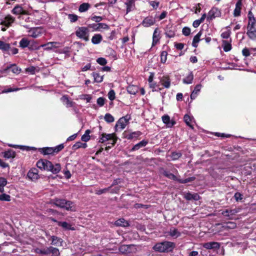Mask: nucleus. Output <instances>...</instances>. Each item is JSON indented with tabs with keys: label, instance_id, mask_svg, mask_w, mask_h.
<instances>
[{
	"label": "nucleus",
	"instance_id": "nucleus-1",
	"mask_svg": "<svg viewBox=\"0 0 256 256\" xmlns=\"http://www.w3.org/2000/svg\"><path fill=\"white\" fill-rule=\"evenodd\" d=\"M36 166L42 170H46L52 172L53 174H58L61 170L60 164H53L52 162L46 159H40L36 162Z\"/></svg>",
	"mask_w": 256,
	"mask_h": 256
},
{
	"label": "nucleus",
	"instance_id": "nucleus-2",
	"mask_svg": "<svg viewBox=\"0 0 256 256\" xmlns=\"http://www.w3.org/2000/svg\"><path fill=\"white\" fill-rule=\"evenodd\" d=\"M176 244L174 242L164 241L156 244L152 247V249L158 252H172Z\"/></svg>",
	"mask_w": 256,
	"mask_h": 256
},
{
	"label": "nucleus",
	"instance_id": "nucleus-3",
	"mask_svg": "<svg viewBox=\"0 0 256 256\" xmlns=\"http://www.w3.org/2000/svg\"><path fill=\"white\" fill-rule=\"evenodd\" d=\"M64 148V144H60L56 147H44L39 148L38 151L44 155H54L58 154Z\"/></svg>",
	"mask_w": 256,
	"mask_h": 256
},
{
	"label": "nucleus",
	"instance_id": "nucleus-4",
	"mask_svg": "<svg viewBox=\"0 0 256 256\" xmlns=\"http://www.w3.org/2000/svg\"><path fill=\"white\" fill-rule=\"evenodd\" d=\"M89 33V29L86 26H78L75 32V34L78 38L86 42H88L90 40Z\"/></svg>",
	"mask_w": 256,
	"mask_h": 256
},
{
	"label": "nucleus",
	"instance_id": "nucleus-5",
	"mask_svg": "<svg viewBox=\"0 0 256 256\" xmlns=\"http://www.w3.org/2000/svg\"><path fill=\"white\" fill-rule=\"evenodd\" d=\"M246 35L252 40H256V22H248L246 26Z\"/></svg>",
	"mask_w": 256,
	"mask_h": 256
},
{
	"label": "nucleus",
	"instance_id": "nucleus-6",
	"mask_svg": "<svg viewBox=\"0 0 256 256\" xmlns=\"http://www.w3.org/2000/svg\"><path fill=\"white\" fill-rule=\"evenodd\" d=\"M12 13L16 15H20L19 16V19L20 20L22 19L24 20L25 21H28L29 18L25 12L24 10H23L21 6H16L12 10Z\"/></svg>",
	"mask_w": 256,
	"mask_h": 256
},
{
	"label": "nucleus",
	"instance_id": "nucleus-7",
	"mask_svg": "<svg viewBox=\"0 0 256 256\" xmlns=\"http://www.w3.org/2000/svg\"><path fill=\"white\" fill-rule=\"evenodd\" d=\"M130 116L128 115H126L124 116H122L116 122V124L115 126V130L116 132L118 131V128L120 126V128L123 130L124 129L126 124H128L129 120H130Z\"/></svg>",
	"mask_w": 256,
	"mask_h": 256
},
{
	"label": "nucleus",
	"instance_id": "nucleus-8",
	"mask_svg": "<svg viewBox=\"0 0 256 256\" xmlns=\"http://www.w3.org/2000/svg\"><path fill=\"white\" fill-rule=\"evenodd\" d=\"M28 32L30 36L33 38H36L42 35L44 33V30L42 28L35 27L30 28Z\"/></svg>",
	"mask_w": 256,
	"mask_h": 256
},
{
	"label": "nucleus",
	"instance_id": "nucleus-9",
	"mask_svg": "<svg viewBox=\"0 0 256 256\" xmlns=\"http://www.w3.org/2000/svg\"><path fill=\"white\" fill-rule=\"evenodd\" d=\"M221 16V12L218 8L213 7L208 12L206 18L208 21H210L216 17H220Z\"/></svg>",
	"mask_w": 256,
	"mask_h": 256
},
{
	"label": "nucleus",
	"instance_id": "nucleus-10",
	"mask_svg": "<svg viewBox=\"0 0 256 256\" xmlns=\"http://www.w3.org/2000/svg\"><path fill=\"white\" fill-rule=\"evenodd\" d=\"M142 134V132L140 131L128 132L126 130L123 133L124 138L128 140H132L134 138L138 139V138Z\"/></svg>",
	"mask_w": 256,
	"mask_h": 256
},
{
	"label": "nucleus",
	"instance_id": "nucleus-11",
	"mask_svg": "<svg viewBox=\"0 0 256 256\" xmlns=\"http://www.w3.org/2000/svg\"><path fill=\"white\" fill-rule=\"evenodd\" d=\"M15 18L10 14L6 16L4 20H0V24L8 28L14 22Z\"/></svg>",
	"mask_w": 256,
	"mask_h": 256
},
{
	"label": "nucleus",
	"instance_id": "nucleus-12",
	"mask_svg": "<svg viewBox=\"0 0 256 256\" xmlns=\"http://www.w3.org/2000/svg\"><path fill=\"white\" fill-rule=\"evenodd\" d=\"M134 246L133 244H123L118 248L119 252L122 254H130L132 252V248Z\"/></svg>",
	"mask_w": 256,
	"mask_h": 256
},
{
	"label": "nucleus",
	"instance_id": "nucleus-13",
	"mask_svg": "<svg viewBox=\"0 0 256 256\" xmlns=\"http://www.w3.org/2000/svg\"><path fill=\"white\" fill-rule=\"evenodd\" d=\"M156 23V20L152 16H148L145 18L142 22V24L144 27H149L152 26H153Z\"/></svg>",
	"mask_w": 256,
	"mask_h": 256
},
{
	"label": "nucleus",
	"instance_id": "nucleus-14",
	"mask_svg": "<svg viewBox=\"0 0 256 256\" xmlns=\"http://www.w3.org/2000/svg\"><path fill=\"white\" fill-rule=\"evenodd\" d=\"M162 120L168 128H172L176 122L174 120H170V117L168 114H164L162 117Z\"/></svg>",
	"mask_w": 256,
	"mask_h": 256
},
{
	"label": "nucleus",
	"instance_id": "nucleus-15",
	"mask_svg": "<svg viewBox=\"0 0 256 256\" xmlns=\"http://www.w3.org/2000/svg\"><path fill=\"white\" fill-rule=\"evenodd\" d=\"M38 173V170L37 168H32L28 171L27 176L31 180H34L38 178L39 175Z\"/></svg>",
	"mask_w": 256,
	"mask_h": 256
},
{
	"label": "nucleus",
	"instance_id": "nucleus-16",
	"mask_svg": "<svg viewBox=\"0 0 256 256\" xmlns=\"http://www.w3.org/2000/svg\"><path fill=\"white\" fill-rule=\"evenodd\" d=\"M170 79L168 76H164L160 78V82L166 88H168L170 86Z\"/></svg>",
	"mask_w": 256,
	"mask_h": 256
},
{
	"label": "nucleus",
	"instance_id": "nucleus-17",
	"mask_svg": "<svg viewBox=\"0 0 256 256\" xmlns=\"http://www.w3.org/2000/svg\"><path fill=\"white\" fill-rule=\"evenodd\" d=\"M135 1H126L124 4V6L126 10V14H128L136 8Z\"/></svg>",
	"mask_w": 256,
	"mask_h": 256
},
{
	"label": "nucleus",
	"instance_id": "nucleus-18",
	"mask_svg": "<svg viewBox=\"0 0 256 256\" xmlns=\"http://www.w3.org/2000/svg\"><path fill=\"white\" fill-rule=\"evenodd\" d=\"M203 247L208 250L218 249L220 247V244L215 242H208L204 244Z\"/></svg>",
	"mask_w": 256,
	"mask_h": 256
},
{
	"label": "nucleus",
	"instance_id": "nucleus-19",
	"mask_svg": "<svg viewBox=\"0 0 256 256\" xmlns=\"http://www.w3.org/2000/svg\"><path fill=\"white\" fill-rule=\"evenodd\" d=\"M238 210L234 209H226L222 212V214L225 217H228L229 218H231L234 216Z\"/></svg>",
	"mask_w": 256,
	"mask_h": 256
},
{
	"label": "nucleus",
	"instance_id": "nucleus-20",
	"mask_svg": "<svg viewBox=\"0 0 256 256\" xmlns=\"http://www.w3.org/2000/svg\"><path fill=\"white\" fill-rule=\"evenodd\" d=\"M148 143V140H143L140 142L134 145L133 147L130 149V152H134L138 150L140 148L146 146Z\"/></svg>",
	"mask_w": 256,
	"mask_h": 256
},
{
	"label": "nucleus",
	"instance_id": "nucleus-21",
	"mask_svg": "<svg viewBox=\"0 0 256 256\" xmlns=\"http://www.w3.org/2000/svg\"><path fill=\"white\" fill-rule=\"evenodd\" d=\"M165 34L166 37L169 38H174L176 35L174 28L172 26H167L166 28Z\"/></svg>",
	"mask_w": 256,
	"mask_h": 256
},
{
	"label": "nucleus",
	"instance_id": "nucleus-22",
	"mask_svg": "<svg viewBox=\"0 0 256 256\" xmlns=\"http://www.w3.org/2000/svg\"><path fill=\"white\" fill-rule=\"evenodd\" d=\"M105 137L106 138V141L110 140L112 141V142L110 143L112 146H114L116 144L118 139V138L115 132L108 134H105Z\"/></svg>",
	"mask_w": 256,
	"mask_h": 256
},
{
	"label": "nucleus",
	"instance_id": "nucleus-23",
	"mask_svg": "<svg viewBox=\"0 0 256 256\" xmlns=\"http://www.w3.org/2000/svg\"><path fill=\"white\" fill-rule=\"evenodd\" d=\"M160 38V32L159 31L158 28H157L154 30L153 33L152 43V46H155L159 42Z\"/></svg>",
	"mask_w": 256,
	"mask_h": 256
},
{
	"label": "nucleus",
	"instance_id": "nucleus-24",
	"mask_svg": "<svg viewBox=\"0 0 256 256\" xmlns=\"http://www.w3.org/2000/svg\"><path fill=\"white\" fill-rule=\"evenodd\" d=\"M66 202V200L63 198H55L52 200V204L56 206L57 207L63 208L64 204Z\"/></svg>",
	"mask_w": 256,
	"mask_h": 256
},
{
	"label": "nucleus",
	"instance_id": "nucleus-25",
	"mask_svg": "<svg viewBox=\"0 0 256 256\" xmlns=\"http://www.w3.org/2000/svg\"><path fill=\"white\" fill-rule=\"evenodd\" d=\"M61 101L67 108H71L74 106V102L70 100L67 95H64L60 98Z\"/></svg>",
	"mask_w": 256,
	"mask_h": 256
},
{
	"label": "nucleus",
	"instance_id": "nucleus-26",
	"mask_svg": "<svg viewBox=\"0 0 256 256\" xmlns=\"http://www.w3.org/2000/svg\"><path fill=\"white\" fill-rule=\"evenodd\" d=\"M242 1H238L236 4V8L234 12V16L236 17L239 16L240 15L241 10L242 8Z\"/></svg>",
	"mask_w": 256,
	"mask_h": 256
},
{
	"label": "nucleus",
	"instance_id": "nucleus-27",
	"mask_svg": "<svg viewBox=\"0 0 256 256\" xmlns=\"http://www.w3.org/2000/svg\"><path fill=\"white\" fill-rule=\"evenodd\" d=\"M236 227V222H228L224 223L222 226V228L224 230H228L230 229H234Z\"/></svg>",
	"mask_w": 256,
	"mask_h": 256
},
{
	"label": "nucleus",
	"instance_id": "nucleus-28",
	"mask_svg": "<svg viewBox=\"0 0 256 256\" xmlns=\"http://www.w3.org/2000/svg\"><path fill=\"white\" fill-rule=\"evenodd\" d=\"M2 154H3V156L6 158H14L16 156V152L11 149L6 150L2 152Z\"/></svg>",
	"mask_w": 256,
	"mask_h": 256
},
{
	"label": "nucleus",
	"instance_id": "nucleus-29",
	"mask_svg": "<svg viewBox=\"0 0 256 256\" xmlns=\"http://www.w3.org/2000/svg\"><path fill=\"white\" fill-rule=\"evenodd\" d=\"M202 34V30H200L194 38L192 42V46L194 48H197L198 46V42L201 40L200 38Z\"/></svg>",
	"mask_w": 256,
	"mask_h": 256
},
{
	"label": "nucleus",
	"instance_id": "nucleus-30",
	"mask_svg": "<svg viewBox=\"0 0 256 256\" xmlns=\"http://www.w3.org/2000/svg\"><path fill=\"white\" fill-rule=\"evenodd\" d=\"M184 198L186 200H198L200 198V196L196 193L191 194L190 192H187L184 195Z\"/></svg>",
	"mask_w": 256,
	"mask_h": 256
},
{
	"label": "nucleus",
	"instance_id": "nucleus-31",
	"mask_svg": "<svg viewBox=\"0 0 256 256\" xmlns=\"http://www.w3.org/2000/svg\"><path fill=\"white\" fill-rule=\"evenodd\" d=\"M162 174L164 176L166 177L167 178L174 181H176L178 182V180H180V178H178L176 176L170 172L164 170L162 172Z\"/></svg>",
	"mask_w": 256,
	"mask_h": 256
},
{
	"label": "nucleus",
	"instance_id": "nucleus-32",
	"mask_svg": "<svg viewBox=\"0 0 256 256\" xmlns=\"http://www.w3.org/2000/svg\"><path fill=\"white\" fill-rule=\"evenodd\" d=\"M57 44H58L57 42H48L46 44H41L40 46H41V48H44V50H50L53 48H57L58 46H56Z\"/></svg>",
	"mask_w": 256,
	"mask_h": 256
},
{
	"label": "nucleus",
	"instance_id": "nucleus-33",
	"mask_svg": "<svg viewBox=\"0 0 256 256\" xmlns=\"http://www.w3.org/2000/svg\"><path fill=\"white\" fill-rule=\"evenodd\" d=\"M114 224L116 226H122V227H128L130 226L129 222L126 220L124 218H122L116 220L114 222Z\"/></svg>",
	"mask_w": 256,
	"mask_h": 256
},
{
	"label": "nucleus",
	"instance_id": "nucleus-34",
	"mask_svg": "<svg viewBox=\"0 0 256 256\" xmlns=\"http://www.w3.org/2000/svg\"><path fill=\"white\" fill-rule=\"evenodd\" d=\"M66 203L62 208L68 211H74V206L72 202L66 200Z\"/></svg>",
	"mask_w": 256,
	"mask_h": 256
},
{
	"label": "nucleus",
	"instance_id": "nucleus-35",
	"mask_svg": "<svg viewBox=\"0 0 256 256\" xmlns=\"http://www.w3.org/2000/svg\"><path fill=\"white\" fill-rule=\"evenodd\" d=\"M102 40V37L100 34H95L92 38V42L94 44H100Z\"/></svg>",
	"mask_w": 256,
	"mask_h": 256
},
{
	"label": "nucleus",
	"instance_id": "nucleus-36",
	"mask_svg": "<svg viewBox=\"0 0 256 256\" xmlns=\"http://www.w3.org/2000/svg\"><path fill=\"white\" fill-rule=\"evenodd\" d=\"M138 91V88L134 85H130L127 88V92L131 94H136Z\"/></svg>",
	"mask_w": 256,
	"mask_h": 256
},
{
	"label": "nucleus",
	"instance_id": "nucleus-37",
	"mask_svg": "<svg viewBox=\"0 0 256 256\" xmlns=\"http://www.w3.org/2000/svg\"><path fill=\"white\" fill-rule=\"evenodd\" d=\"M169 234L172 237L177 238L181 236V233L178 230L177 228H172L170 229Z\"/></svg>",
	"mask_w": 256,
	"mask_h": 256
},
{
	"label": "nucleus",
	"instance_id": "nucleus-38",
	"mask_svg": "<svg viewBox=\"0 0 256 256\" xmlns=\"http://www.w3.org/2000/svg\"><path fill=\"white\" fill-rule=\"evenodd\" d=\"M30 41L26 38H24L20 42V46L22 48H28Z\"/></svg>",
	"mask_w": 256,
	"mask_h": 256
},
{
	"label": "nucleus",
	"instance_id": "nucleus-39",
	"mask_svg": "<svg viewBox=\"0 0 256 256\" xmlns=\"http://www.w3.org/2000/svg\"><path fill=\"white\" fill-rule=\"evenodd\" d=\"M58 226H62L65 230H74V228L72 227V226L68 224L66 222H58Z\"/></svg>",
	"mask_w": 256,
	"mask_h": 256
},
{
	"label": "nucleus",
	"instance_id": "nucleus-40",
	"mask_svg": "<svg viewBox=\"0 0 256 256\" xmlns=\"http://www.w3.org/2000/svg\"><path fill=\"white\" fill-rule=\"evenodd\" d=\"M159 84L154 81L149 84L150 88L152 89V92H158L162 90L163 88H159Z\"/></svg>",
	"mask_w": 256,
	"mask_h": 256
},
{
	"label": "nucleus",
	"instance_id": "nucleus-41",
	"mask_svg": "<svg viewBox=\"0 0 256 256\" xmlns=\"http://www.w3.org/2000/svg\"><path fill=\"white\" fill-rule=\"evenodd\" d=\"M92 74L94 78L95 82L100 83L102 82L104 76H100L99 73L96 72H93Z\"/></svg>",
	"mask_w": 256,
	"mask_h": 256
},
{
	"label": "nucleus",
	"instance_id": "nucleus-42",
	"mask_svg": "<svg viewBox=\"0 0 256 256\" xmlns=\"http://www.w3.org/2000/svg\"><path fill=\"white\" fill-rule=\"evenodd\" d=\"M87 146L88 145L86 142L82 143L80 142H77L74 144L72 146V149L74 150H76L80 148H85L87 147Z\"/></svg>",
	"mask_w": 256,
	"mask_h": 256
},
{
	"label": "nucleus",
	"instance_id": "nucleus-43",
	"mask_svg": "<svg viewBox=\"0 0 256 256\" xmlns=\"http://www.w3.org/2000/svg\"><path fill=\"white\" fill-rule=\"evenodd\" d=\"M194 79V75L192 72H190L183 79V82L186 84H190L192 83Z\"/></svg>",
	"mask_w": 256,
	"mask_h": 256
},
{
	"label": "nucleus",
	"instance_id": "nucleus-44",
	"mask_svg": "<svg viewBox=\"0 0 256 256\" xmlns=\"http://www.w3.org/2000/svg\"><path fill=\"white\" fill-rule=\"evenodd\" d=\"M91 133V130H86L84 134L82 136L81 140L84 142H88L92 136L90 135Z\"/></svg>",
	"mask_w": 256,
	"mask_h": 256
},
{
	"label": "nucleus",
	"instance_id": "nucleus-45",
	"mask_svg": "<svg viewBox=\"0 0 256 256\" xmlns=\"http://www.w3.org/2000/svg\"><path fill=\"white\" fill-rule=\"evenodd\" d=\"M7 68H10L12 72L16 74H19L21 71V69L19 68L16 64H12L10 66H8Z\"/></svg>",
	"mask_w": 256,
	"mask_h": 256
},
{
	"label": "nucleus",
	"instance_id": "nucleus-46",
	"mask_svg": "<svg viewBox=\"0 0 256 256\" xmlns=\"http://www.w3.org/2000/svg\"><path fill=\"white\" fill-rule=\"evenodd\" d=\"M52 242L51 244L54 246H58V243L62 244V240L55 236H51Z\"/></svg>",
	"mask_w": 256,
	"mask_h": 256
},
{
	"label": "nucleus",
	"instance_id": "nucleus-47",
	"mask_svg": "<svg viewBox=\"0 0 256 256\" xmlns=\"http://www.w3.org/2000/svg\"><path fill=\"white\" fill-rule=\"evenodd\" d=\"M222 46L224 50L226 52L230 51L232 48V44L227 40L222 41Z\"/></svg>",
	"mask_w": 256,
	"mask_h": 256
},
{
	"label": "nucleus",
	"instance_id": "nucleus-48",
	"mask_svg": "<svg viewBox=\"0 0 256 256\" xmlns=\"http://www.w3.org/2000/svg\"><path fill=\"white\" fill-rule=\"evenodd\" d=\"M252 50L254 52L256 51V48H251L250 49H249L248 48L245 47L242 50V54L244 56L248 57L250 56L251 54V51Z\"/></svg>",
	"mask_w": 256,
	"mask_h": 256
},
{
	"label": "nucleus",
	"instance_id": "nucleus-49",
	"mask_svg": "<svg viewBox=\"0 0 256 256\" xmlns=\"http://www.w3.org/2000/svg\"><path fill=\"white\" fill-rule=\"evenodd\" d=\"M184 120L187 126H189L190 127L192 128H194L192 125V124H191L192 118L190 116H189L188 114H186L184 116Z\"/></svg>",
	"mask_w": 256,
	"mask_h": 256
},
{
	"label": "nucleus",
	"instance_id": "nucleus-50",
	"mask_svg": "<svg viewBox=\"0 0 256 256\" xmlns=\"http://www.w3.org/2000/svg\"><path fill=\"white\" fill-rule=\"evenodd\" d=\"M41 46H38L36 42L32 41V42H30V45L28 46V50H38L40 49Z\"/></svg>",
	"mask_w": 256,
	"mask_h": 256
},
{
	"label": "nucleus",
	"instance_id": "nucleus-51",
	"mask_svg": "<svg viewBox=\"0 0 256 256\" xmlns=\"http://www.w3.org/2000/svg\"><path fill=\"white\" fill-rule=\"evenodd\" d=\"M10 48V44L4 42L3 41L0 40V50L3 51H6Z\"/></svg>",
	"mask_w": 256,
	"mask_h": 256
},
{
	"label": "nucleus",
	"instance_id": "nucleus-52",
	"mask_svg": "<svg viewBox=\"0 0 256 256\" xmlns=\"http://www.w3.org/2000/svg\"><path fill=\"white\" fill-rule=\"evenodd\" d=\"M7 184V180L4 178H0V192H4V186Z\"/></svg>",
	"mask_w": 256,
	"mask_h": 256
},
{
	"label": "nucleus",
	"instance_id": "nucleus-53",
	"mask_svg": "<svg viewBox=\"0 0 256 256\" xmlns=\"http://www.w3.org/2000/svg\"><path fill=\"white\" fill-rule=\"evenodd\" d=\"M104 120L108 123H111L114 122V117L110 114L106 113L104 116Z\"/></svg>",
	"mask_w": 256,
	"mask_h": 256
},
{
	"label": "nucleus",
	"instance_id": "nucleus-54",
	"mask_svg": "<svg viewBox=\"0 0 256 256\" xmlns=\"http://www.w3.org/2000/svg\"><path fill=\"white\" fill-rule=\"evenodd\" d=\"M168 52L166 51H162L160 53V62L162 64H166L167 60Z\"/></svg>",
	"mask_w": 256,
	"mask_h": 256
},
{
	"label": "nucleus",
	"instance_id": "nucleus-55",
	"mask_svg": "<svg viewBox=\"0 0 256 256\" xmlns=\"http://www.w3.org/2000/svg\"><path fill=\"white\" fill-rule=\"evenodd\" d=\"M90 5L88 3H83L80 5L78 10L80 12H84L90 8Z\"/></svg>",
	"mask_w": 256,
	"mask_h": 256
},
{
	"label": "nucleus",
	"instance_id": "nucleus-56",
	"mask_svg": "<svg viewBox=\"0 0 256 256\" xmlns=\"http://www.w3.org/2000/svg\"><path fill=\"white\" fill-rule=\"evenodd\" d=\"M107 52L109 56L112 58H113L114 60H116L118 58L116 51L112 48H108L107 49Z\"/></svg>",
	"mask_w": 256,
	"mask_h": 256
},
{
	"label": "nucleus",
	"instance_id": "nucleus-57",
	"mask_svg": "<svg viewBox=\"0 0 256 256\" xmlns=\"http://www.w3.org/2000/svg\"><path fill=\"white\" fill-rule=\"evenodd\" d=\"M182 156L180 152H174L171 154V158L172 160H178Z\"/></svg>",
	"mask_w": 256,
	"mask_h": 256
},
{
	"label": "nucleus",
	"instance_id": "nucleus-58",
	"mask_svg": "<svg viewBox=\"0 0 256 256\" xmlns=\"http://www.w3.org/2000/svg\"><path fill=\"white\" fill-rule=\"evenodd\" d=\"M196 180V178L194 176H192L186 178L184 180L180 179L178 180V182L180 184H186L190 182H192Z\"/></svg>",
	"mask_w": 256,
	"mask_h": 256
},
{
	"label": "nucleus",
	"instance_id": "nucleus-59",
	"mask_svg": "<svg viewBox=\"0 0 256 256\" xmlns=\"http://www.w3.org/2000/svg\"><path fill=\"white\" fill-rule=\"evenodd\" d=\"M0 200L10 202V196L6 194H0Z\"/></svg>",
	"mask_w": 256,
	"mask_h": 256
},
{
	"label": "nucleus",
	"instance_id": "nucleus-60",
	"mask_svg": "<svg viewBox=\"0 0 256 256\" xmlns=\"http://www.w3.org/2000/svg\"><path fill=\"white\" fill-rule=\"evenodd\" d=\"M50 248L52 249L50 252V256H60V252L58 248L53 246Z\"/></svg>",
	"mask_w": 256,
	"mask_h": 256
},
{
	"label": "nucleus",
	"instance_id": "nucleus-61",
	"mask_svg": "<svg viewBox=\"0 0 256 256\" xmlns=\"http://www.w3.org/2000/svg\"><path fill=\"white\" fill-rule=\"evenodd\" d=\"M110 188H111V186H110L107 188L96 190V194L98 195H100L104 193H106V192H108L110 190Z\"/></svg>",
	"mask_w": 256,
	"mask_h": 256
},
{
	"label": "nucleus",
	"instance_id": "nucleus-62",
	"mask_svg": "<svg viewBox=\"0 0 256 256\" xmlns=\"http://www.w3.org/2000/svg\"><path fill=\"white\" fill-rule=\"evenodd\" d=\"M234 198L236 202H239L243 199L244 196L241 193L236 192L234 194Z\"/></svg>",
	"mask_w": 256,
	"mask_h": 256
},
{
	"label": "nucleus",
	"instance_id": "nucleus-63",
	"mask_svg": "<svg viewBox=\"0 0 256 256\" xmlns=\"http://www.w3.org/2000/svg\"><path fill=\"white\" fill-rule=\"evenodd\" d=\"M108 96L110 100H114L116 98V93L114 90H110L108 92Z\"/></svg>",
	"mask_w": 256,
	"mask_h": 256
},
{
	"label": "nucleus",
	"instance_id": "nucleus-64",
	"mask_svg": "<svg viewBox=\"0 0 256 256\" xmlns=\"http://www.w3.org/2000/svg\"><path fill=\"white\" fill-rule=\"evenodd\" d=\"M106 98L104 97H100L97 99V104L100 107L103 106L104 104Z\"/></svg>",
	"mask_w": 256,
	"mask_h": 256
}]
</instances>
